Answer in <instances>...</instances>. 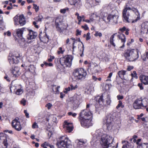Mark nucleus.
<instances>
[{
    "label": "nucleus",
    "instance_id": "nucleus-1",
    "mask_svg": "<svg viewBox=\"0 0 148 148\" xmlns=\"http://www.w3.org/2000/svg\"><path fill=\"white\" fill-rule=\"evenodd\" d=\"M122 14L123 20L126 22L133 23L140 19V14L136 8L125 5Z\"/></svg>",
    "mask_w": 148,
    "mask_h": 148
},
{
    "label": "nucleus",
    "instance_id": "nucleus-2",
    "mask_svg": "<svg viewBox=\"0 0 148 148\" xmlns=\"http://www.w3.org/2000/svg\"><path fill=\"white\" fill-rule=\"evenodd\" d=\"M148 104V99L145 97H141L136 99L133 104L135 109H143L146 108Z\"/></svg>",
    "mask_w": 148,
    "mask_h": 148
},
{
    "label": "nucleus",
    "instance_id": "nucleus-3",
    "mask_svg": "<svg viewBox=\"0 0 148 148\" xmlns=\"http://www.w3.org/2000/svg\"><path fill=\"white\" fill-rule=\"evenodd\" d=\"M58 148H72L70 140L67 137H62L60 138L56 143Z\"/></svg>",
    "mask_w": 148,
    "mask_h": 148
},
{
    "label": "nucleus",
    "instance_id": "nucleus-4",
    "mask_svg": "<svg viewBox=\"0 0 148 148\" xmlns=\"http://www.w3.org/2000/svg\"><path fill=\"white\" fill-rule=\"evenodd\" d=\"M13 140L3 133H0V148H7L13 143Z\"/></svg>",
    "mask_w": 148,
    "mask_h": 148
},
{
    "label": "nucleus",
    "instance_id": "nucleus-5",
    "mask_svg": "<svg viewBox=\"0 0 148 148\" xmlns=\"http://www.w3.org/2000/svg\"><path fill=\"white\" fill-rule=\"evenodd\" d=\"M124 56L129 61H134L138 57V51L137 49L128 50L124 53Z\"/></svg>",
    "mask_w": 148,
    "mask_h": 148
},
{
    "label": "nucleus",
    "instance_id": "nucleus-6",
    "mask_svg": "<svg viewBox=\"0 0 148 148\" xmlns=\"http://www.w3.org/2000/svg\"><path fill=\"white\" fill-rule=\"evenodd\" d=\"M93 106L92 104H87L86 110H83L80 113L79 116L82 119H92V114L90 112Z\"/></svg>",
    "mask_w": 148,
    "mask_h": 148
},
{
    "label": "nucleus",
    "instance_id": "nucleus-7",
    "mask_svg": "<svg viewBox=\"0 0 148 148\" xmlns=\"http://www.w3.org/2000/svg\"><path fill=\"white\" fill-rule=\"evenodd\" d=\"M73 58L71 56H67L60 58L55 59V61L58 62H59L60 63L62 66H65L66 67H70L72 64V61Z\"/></svg>",
    "mask_w": 148,
    "mask_h": 148
},
{
    "label": "nucleus",
    "instance_id": "nucleus-8",
    "mask_svg": "<svg viewBox=\"0 0 148 148\" xmlns=\"http://www.w3.org/2000/svg\"><path fill=\"white\" fill-rule=\"evenodd\" d=\"M73 75L77 79H84L85 78L87 73L83 69L79 68L74 70Z\"/></svg>",
    "mask_w": 148,
    "mask_h": 148
},
{
    "label": "nucleus",
    "instance_id": "nucleus-9",
    "mask_svg": "<svg viewBox=\"0 0 148 148\" xmlns=\"http://www.w3.org/2000/svg\"><path fill=\"white\" fill-rule=\"evenodd\" d=\"M113 140L112 136L106 134H104L102 136L100 143L103 148H106L107 147L108 145L110 144V141H112V142H113Z\"/></svg>",
    "mask_w": 148,
    "mask_h": 148
},
{
    "label": "nucleus",
    "instance_id": "nucleus-10",
    "mask_svg": "<svg viewBox=\"0 0 148 148\" xmlns=\"http://www.w3.org/2000/svg\"><path fill=\"white\" fill-rule=\"evenodd\" d=\"M55 25L57 30L60 33L62 32L66 29L67 27L63 23L62 19L60 18H57L55 20Z\"/></svg>",
    "mask_w": 148,
    "mask_h": 148
},
{
    "label": "nucleus",
    "instance_id": "nucleus-11",
    "mask_svg": "<svg viewBox=\"0 0 148 148\" xmlns=\"http://www.w3.org/2000/svg\"><path fill=\"white\" fill-rule=\"evenodd\" d=\"M14 25L15 26L20 25L23 26L26 23V21L23 15H20L19 16H15L13 18Z\"/></svg>",
    "mask_w": 148,
    "mask_h": 148
},
{
    "label": "nucleus",
    "instance_id": "nucleus-12",
    "mask_svg": "<svg viewBox=\"0 0 148 148\" xmlns=\"http://www.w3.org/2000/svg\"><path fill=\"white\" fill-rule=\"evenodd\" d=\"M22 58V56L18 53H14L11 56H9L8 60L10 64H17Z\"/></svg>",
    "mask_w": 148,
    "mask_h": 148
},
{
    "label": "nucleus",
    "instance_id": "nucleus-13",
    "mask_svg": "<svg viewBox=\"0 0 148 148\" xmlns=\"http://www.w3.org/2000/svg\"><path fill=\"white\" fill-rule=\"evenodd\" d=\"M103 96H98L95 98V100L96 101L95 107L97 108H101L103 106Z\"/></svg>",
    "mask_w": 148,
    "mask_h": 148
},
{
    "label": "nucleus",
    "instance_id": "nucleus-14",
    "mask_svg": "<svg viewBox=\"0 0 148 148\" xmlns=\"http://www.w3.org/2000/svg\"><path fill=\"white\" fill-rule=\"evenodd\" d=\"M92 119H82L81 120V124L82 126L86 128H88L92 125Z\"/></svg>",
    "mask_w": 148,
    "mask_h": 148
},
{
    "label": "nucleus",
    "instance_id": "nucleus-15",
    "mask_svg": "<svg viewBox=\"0 0 148 148\" xmlns=\"http://www.w3.org/2000/svg\"><path fill=\"white\" fill-rule=\"evenodd\" d=\"M12 125L13 127L18 131H19L21 129V126L20 122L18 121V119L17 118L12 121Z\"/></svg>",
    "mask_w": 148,
    "mask_h": 148
},
{
    "label": "nucleus",
    "instance_id": "nucleus-16",
    "mask_svg": "<svg viewBox=\"0 0 148 148\" xmlns=\"http://www.w3.org/2000/svg\"><path fill=\"white\" fill-rule=\"evenodd\" d=\"M117 18L118 16H116L109 15L108 16L106 19L105 18H104L103 19L106 23H109L110 22L116 23L117 22Z\"/></svg>",
    "mask_w": 148,
    "mask_h": 148
},
{
    "label": "nucleus",
    "instance_id": "nucleus-17",
    "mask_svg": "<svg viewBox=\"0 0 148 148\" xmlns=\"http://www.w3.org/2000/svg\"><path fill=\"white\" fill-rule=\"evenodd\" d=\"M103 132V130L102 129H99L97 130L93 135L92 141H93L94 142H96L97 140V139L100 138V137H101L104 134Z\"/></svg>",
    "mask_w": 148,
    "mask_h": 148
},
{
    "label": "nucleus",
    "instance_id": "nucleus-18",
    "mask_svg": "<svg viewBox=\"0 0 148 148\" xmlns=\"http://www.w3.org/2000/svg\"><path fill=\"white\" fill-rule=\"evenodd\" d=\"M28 34L27 36V38L28 40H32L35 39L37 36V32L31 30H27Z\"/></svg>",
    "mask_w": 148,
    "mask_h": 148
},
{
    "label": "nucleus",
    "instance_id": "nucleus-19",
    "mask_svg": "<svg viewBox=\"0 0 148 148\" xmlns=\"http://www.w3.org/2000/svg\"><path fill=\"white\" fill-rule=\"evenodd\" d=\"M99 66L96 64H89L88 70L90 69L91 73L92 74L97 73L98 71Z\"/></svg>",
    "mask_w": 148,
    "mask_h": 148
},
{
    "label": "nucleus",
    "instance_id": "nucleus-20",
    "mask_svg": "<svg viewBox=\"0 0 148 148\" xmlns=\"http://www.w3.org/2000/svg\"><path fill=\"white\" fill-rule=\"evenodd\" d=\"M20 69L17 67H14L11 69L12 75V77L15 78L18 77L20 74Z\"/></svg>",
    "mask_w": 148,
    "mask_h": 148
},
{
    "label": "nucleus",
    "instance_id": "nucleus-21",
    "mask_svg": "<svg viewBox=\"0 0 148 148\" xmlns=\"http://www.w3.org/2000/svg\"><path fill=\"white\" fill-rule=\"evenodd\" d=\"M77 145L79 148H85L87 145V140L85 139H80L79 140Z\"/></svg>",
    "mask_w": 148,
    "mask_h": 148
},
{
    "label": "nucleus",
    "instance_id": "nucleus-22",
    "mask_svg": "<svg viewBox=\"0 0 148 148\" xmlns=\"http://www.w3.org/2000/svg\"><path fill=\"white\" fill-rule=\"evenodd\" d=\"M69 2L71 5H75L78 8H79L81 5L80 0H69Z\"/></svg>",
    "mask_w": 148,
    "mask_h": 148
},
{
    "label": "nucleus",
    "instance_id": "nucleus-23",
    "mask_svg": "<svg viewBox=\"0 0 148 148\" xmlns=\"http://www.w3.org/2000/svg\"><path fill=\"white\" fill-rule=\"evenodd\" d=\"M25 31V29L23 28L21 29H18L15 30L17 36L20 38H23V35L24 32Z\"/></svg>",
    "mask_w": 148,
    "mask_h": 148
},
{
    "label": "nucleus",
    "instance_id": "nucleus-24",
    "mask_svg": "<svg viewBox=\"0 0 148 148\" xmlns=\"http://www.w3.org/2000/svg\"><path fill=\"white\" fill-rule=\"evenodd\" d=\"M82 96L80 94H75L73 98V102L75 104H77L78 103L82 100Z\"/></svg>",
    "mask_w": 148,
    "mask_h": 148
},
{
    "label": "nucleus",
    "instance_id": "nucleus-25",
    "mask_svg": "<svg viewBox=\"0 0 148 148\" xmlns=\"http://www.w3.org/2000/svg\"><path fill=\"white\" fill-rule=\"evenodd\" d=\"M123 144L122 148H134V145L132 143H129L126 141H122V142Z\"/></svg>",
    "mask_w": 148,
    "mask_h": 148
},
{
    "label": "nucleus",
    "instance_id": "nucleus-26",
    "mask_svg": "<svg viewBox=\"0 0 148 148\" xmlns=\"http://www.w3.org/2000/svg\"><path fill=\"white\" fill-rule=\"evenodd\" d=\"M141 82L145 85H148V76L141 75L139 77Z\"/></svg>",
    "mask_w": 148,
    "mask_h": 148
},
{
    "label": "nucleus",
    "instance_id": "nucleus-27",
    "mask_svg": "<svg viewBox=\"0 0 148 148\" xmlns=\"http://www.w3.org/2000/svg\"><path fill=\"white\" fill-rule=\"evenodd\" d=\"M115 118V116L112 117L111 116H106L103 122L106 124L112 123L113 119Z\"/></svg>",
    "mask_w": 148,
    "mask_h": 148
},
{
    "label": "nucleus",
    "instance_id": "nucleus-28",
    "mask_svg": "<svg viewBox=\"0 0 148 148\" xmlns=\"http://www.w3.org/2000/svg\"><path fill=\"white\" fill-rule=\"evenodd\" d=\"M118 38L121 40V42L123 43L121 47L123 48L124 46V43L125 42V35L123 34H120L117 36Z\"/></svg>",
    "mask_w": 148,
    "mask_h": 148
},
{
    "label": "nucleus",
    "instance_id": "nucleus-29",
    "mask_svg": "<svg viewBox=\"0 0 148 148\" xmlns=\"http://www.w3.org/2000/svg\"><path fill=\"white\" fill-rule=\"evenodd\" d=\"M39 38L40 40L42 42L47 43L49 41V37L47 36L46 34L45 33L43 37H41L40 34L39 35Z\"/></svg>",
    "mask_w": 148,
    "mask_h": 148
},
{
    "label": "nucleus",
    "instance_id": "nucleus-30",
    "mask_svg": "<svg viewBox=\"0 0 148 148\" xmlns=\"http://www.w3.org/2000/svg\"><path fill=\"white\" fill-rule=\"evenodd\" d=\"M64 123L65 125H67L66 126L67 130L69 132H71L73 130V127L71 124L66 121H65Z\"/></svg>",
    "mask_w": 148,
    "mask_h": 148
},
{
    "label": "nucleus",
    "instance_id": "nucleus-31",
    "mask_svg": "<svg viewBox=\"0 0 148 148\" xmlns=\"http://www.w3.org/2000/svg\"><path fill=\"white\" fill-rule=\"evenodd\" d=\"M19 43L21 46L22 47H26L27 46V43L23 38H20L18 41Z\"/></svg>",
    "mask_w": 148,
    "mask_h": 148
},
{
    "label": "nucleus",
    "instance_id": "nucleus-32",
    "mask_svg": "<svg viewBox=\"0 0 148 148\" xmlns=\"http://www.w3.org/2000/svg\"><path fill=\"white\" fill-rule=\"evenodd\" d=\"M116 34H114L112 35L110 38V44L114 47H115L116 46L115 43L114 42V41H115L114 38V36Z\"/></svg>",
    "mask_w": 148,
    "mask_h": 148
},
{
    "label": "nucleus",
    "instance_id": "nucleus-33",
    "mask_svg": "<svg viewBox=\"0 0 148 148\" xmlns=\"http://www.w3.org/2000/svg\"><path fill=\"white\" fill-rule=\"evenodd\" d=\"M126 71L121 70L119 71L118 73V74L119 77L122 79H124V76L125 75Z\"/></svg>",
    "mask_w": 148,
    "mask_h": 148
},
{
    "label": "nucleus",
    "instance_id": "nucleus-34",
    "mask_svg": "<svg viewBox=\"0 0 148 148\" xmlns=\"http://www.w3.org/2000/svg\"><path fill=\"white\" fill-rule=\"evenodd\" d=\"M35 68L33 65H31L28 67V70L31 73H33L35 72Z\"/></svg>",
    "mask_w": 148,
    "mask_h": 148
},
{
    "label": "nucleus",
    "instance_id": "nucleus-35",
    "mask_svg": "<svg viewBox=\"0 0 148 148\" xmlns=\"http://www.w3.org/2000/svg\"><path fill=\"white\" fill-rule=\"evenodd\" d=\"M137 148H148V144L143 143L137 146Z\"/></svg>",
    "mask_w": 148,
    "mask_h": 148
},
{
    "label": "nucleus",
    "instance_id": "nucleus-36",
    "mask_svg": "<svg viewBox=\"0 0 148 148\" xmlns=\"http://www.w3.org/2000/svg\"><path fill=\"white\" fill-rule=\"evenodd\" d=\"M105 56V53L103 52H100L98 55V57L100 59L104 58Z\"/></svg>",
    "mask_w": 148,
    "mask_h": 148
},
{
    "label": "nucleus",
    "instance_id": "nucleus-37",
    "mask_svg": "<svg viewBox=\"0 0 148 148\" xmlns=\"http://www.w3.org/2000/svg\"><path fill=\"white\" fill-rule=\"evenodd\" d=\"M23 92V89L21 88L20 89H17L16 92V94L18 95H19L21 94Z\"/></svg>",
    "mask_w": 148,
    "mask_h": 148
},
{
    "label": "nucleus",
    "instance_id": "nucleus-38",
    "mask_svg": "<svg viewBox=\"0 0 148 148\" xmlns=\"http://www.w3.org/2000/svg\"><path fill=\"white\" fill-rule=\"evenodd\" d=\"M106 125L107 128L108 130H110L112 129L113 125V122L109 123H107Z\"/></svg>",
    "mask_w": 148,
    "mask_h": 148
},
{
    "label": "nucleus",
    "instance_id": "nucleus-39",
    "mask_svg": "<svg viewBox=\"0 0 148 148\" xmlns=\"http://www.w3.org/2000/svg\"><path fill=\"white\" fill-rule=\"evenodd\" d=\"M106 104L109 105L110 104L111 102V100L110 98V96L109 95H107V98L106 100Z\"/></svg>",
    "mask_w": 148,
    "mask_h": 148
},
{
    "label": "nucleus",
    "instance_id": "nucleus-40",
    "mask_svg": "<svg viewBox=\"0 0 148 148\" xmlns=\"http://www.w3.org/2000/svg\"><path fill=\"white\" fill-rule=\"evenodd\" d=\"M120 107L122 108H123L124 107V106L122 105V101H119V104L116 107V108L118 109Z\"/></svg>",
    "mask_w": 148,
    "mask_h": 148
},
{
    "label": "nucleus",
    "instance_id": "nucleus-41",
    "mask_svg": "<svg viewBox=\"0 0 148 148\" xmlns=\"http://www.w3.org/2000/svg\"><path fill=\"white\" fill-rule=\"evenodd\" d=\"M81 42L82 44V46L81 44H79H79L78 48H79L80 47H81L82 48V53L80 55V56H82L83 55V52H84V45L83 43L82 42Z\"/></svg>",
    "mask_w": 148,
    "mask_h": 148
},
{
    "label": "nucleus",
    "instance_id": "nucleus-42",
    "mask_svg": "<svg viewBox=\"0 0 148 148\" xmlns=\"http://www.w3.org/2000/svg\"><path fill=\"white\" fill-rule=\"evenodd\" d=\"M64 51V50H62V47H60L59 48V50L58 51V54H63Z\"/></svg>",
    "mask_w": 148,
    "mask_h": 148
},
{
    "label": "nucleus",
    "instance_id": "nucleus-43",
    "mask_svg": "<svg viewBox=\"0 0 148 148\" xmlns=\"http://www.w3.org/2000/svg\"><path fill=\"white\" fill-rule=\"evenodd\" d=\"M71 88V90H75L77 88L78 86L77 85H76L75 86L72 84L70 85Z\"/></svg>",
    "mask_w": 148,
    "mask_h": 148
},
{
    "label": "nucleus",
    "instance_id": "nucleus-44",
    "mask_svg": "<svg viewBox=\"0 0 148 148\" xmlns=\"http://www.w3.org/2000/svg\"><path fill=\"white\" fill-rule=\"evenodd\" d=\"M112 75V72H111V73H110L109 75L108 76V79H107L106 80V82H108V81H111V79H110V78H111V77Z\"/></svg>",
    "mask_w": 148,
    "mask_h": 148
},
{
    "label": "nucleus",
    "instance_id": "nucleus-45",
    "mask_svg": "<svg viewBox=\"0 0 148 148\" xmlns=\"http://www.w3.org/2000/svg\"><path fill=\"white\" fill-rule=\"evenodd\" d=\"M53 88H56V94H58L59 93L58 89L60 88V86H58L56 88V85H53Z\"/></svg>",
    "mask_w": 148,
    "mask_h": 148
},
{
    "label": "nucleus",
    "instance_id": "nucleus-46",
    "mask_svg": "<svg viewBox=\"0 0 148 148\" xmlns=\"http://www.w3.org/2000/svg\"><path fill=\"white\" fill-rule=\"evenodd\" d=\"M33 5L34 6L33 8L35 9V11L36 12H37L39 10V8L38 6L35 4H33Z\"/></svg>",
    "mask_w": 148,
    "mask_h": 148
},
{
    "label": "nucleus",
    "instance_id": "nucleus-47",
    "mask_svg": "<svg viewBox=\"0 0 148 148\" xmlns=\"http://www.w3.org/2000/svg\"><path fill=\"white\" fill-rule=\"evenodd\" d=\"M131 75L132 77H134L136 79H137L138 78L137 74L135 71H134L133 72V73L131 74Z\"/></svg>",
    "mask_w": 148,
    "mask_h": 148
},
{
    "label": "nucleus",
    "instance_id": "nucleus-48",
    "mask_svg": "<svg viewBox=\"0 0 148 148\" xmlns=\"http://www.w3.org/2000/svg\"><path fill=\"white\" fill-rule=\"evenodd\" d=\"M115 145L113 144V142H112L110 144L108 145L107 147L103 148H114Z\"/></svg>",
    "mask_w": 148,
    "mask_h": 148
},
{
    "label": "nucleus",
    "instance_id": "nucleus-49",
    "mask_svg": "<svg viewBox=\"0 0 148 148\" xmlns=\"http://www.w3.org/2000/svg\"><path fill=\"white\" fill-rule=\"evenodd\" d=\"M94 35L95 36H99V37H101L102 36V34L101 32H95V33L94 34Z\"/></svg>",
    "mask_w": 148,
    "mask_h": 148
},
{
    "label": "nucleus",
    "instance_id": "nucleus-50",
    "mask_svg": "<svg viewBox=\"0 0 148 148\" xmlns=\"http://www.w3.org/2000/svg\"><path fill=\"white\" fill-rule=\"evenodd\" d=\"M26 102V100L24 99H23L21 101V104H22L23 106H25V105Z\"/></svg>",
    "mask_w": 148,
    "mask_h": 148
},
{
    "label": "nucleus",
    "instance_id": "nucleus-51",
    "mask_svg": "<svg viewBox=\"0 0 148 148\" xmlns=\"http://www.w3.org/2000/svg\"><path fill=\"white\" fill-rule=\"evenodd\" d=\"M71 90V88L70 86V87H69L67 88H65V90H64V93L66 94L68 91H70Z\"/></svg>",
    "mask_w": 148,
    "mask_h": 148
},
{
    "label": "nucleus",
    "instance_id": "nucleus-52",
    "mask_svg": "<svg viewBox=\"0 0 148 148\" xmlns=\"http://www.w3.org/2000/svg\"><path fill=\"white\" fill-rule=\"evenodd\" d=\"M32 128L33 129L38 128V126L36 122H34L32 125Z\"/></svg>",
    "mask_w": 148,
    "mask_h": 148
},
{
    "label": "nucleus",
    "instance_id": "nucleus-53",
    "mask_svg": "<svg viewBox=\"0 0 148 148\" xmlns=\"http://www.w3.org/2000/svg\"><path fill=\"white\" fill-rule=\"evenodd\" d=\"M68 10V8H64L63 9H61L60 10V12L61 13L63 14H64L66 12V10Z\"/></svg>",
    "mask_w": 148,
    "mask_h": 148
},
{
    "label": "nucleus",
    "instance_id": "nucleus-54",
    "mask_svg": "<svg viewBox=\"0 0 148 148\" xmlns=\"http://www.w3.org/2000/svg\"><path fill=\"white\" fill-rule=\"evenodd\" d=\"M68 114L69 115H71L73 117H75L77 114L76 113H73L72 112H70L68 113Z\"/></svg>",
    "mask_w": 148,
    "mask_h": 148
},
{
    "label": "nucleus",
    "instance_id": "nucleus-55",
    "mask_svg": "<svg viewBox=\"0 0 148 148\" xmlns=\"http://www.w3.org/2000/svg\"><path fill=\"white\" fill-rule=\"evenodd\" d=\"M52 106V104L51 103H49L46 105V106L47 107V108L48 110H49L51 108Z\"/></svg>",
    "mask_w": 148,
    "mask_h": 148
},
{
    "label": "nucleus",
    "instance_id": "nucleus-56",
    "mask_svg": "<svg viewBox=\"0 0 148 148\" xmlns=\"http://www.w3.org/2000/svg\"><path fill=\"white\" fill-rule=\"evenodd\" d=\"M90 33L89 32L88 33L86 34V39L87 40H88L90 38Z\"/></svg>",
    "mask_w": 148,
    "mask_h": 148
},
{
    "label": "nucleus",
    "instance_id": "nucleus-57",
    "mask_svg": "<svg viewBox=\"0 0 148 148\" xmlns=\"http://www.w3.org/2000/svg\"><path fill=\"white\" fill-rule=\"evenodd\" d=\"M42 18L40 17V16H38L36 18V21L38 22H40L41 21Z\"/></svg>",
    "mask_w": 148,
    "mask_h": 148
},
{
    "label": "nucleus",
    "instance_id": "nucleus-58",
    "mask_svg": "<svg viewBox=\"0 0 148 148\" xmlns=\"http://www.w3.org/2000/svg\"><path fill=\"white\" fill-rule=\"evenodd\" d=\"M82 27L86 30L88 29V27L86 24L84 26H82Z\"/></svg>",
    "mask_w": 148,
    "mask_h": 148
},
{
    "label": "nucleus",
    "instance_id": "nucleus-59",
    "mask_svg": "<svg viewBox=\"0 0 148 148\" xmlns=\"http://www.w3.org/2000/svg\"><path fill=\"white\" fill-rule=\"evenodd\" d=\"M126 29L125 27H124L122 28H120L119 30L121 32H123L124 31H125L126 29Z\"/></svg>",
    "mask_w": 148,
    "mask_h": 148
},
{
    "label": "nucleus",
    "instance_id": "nucleus-60",
    "mask_svg": "<svg viewBox=\"0 0 148 148\" xmlns=\"http://www.w3.org/2000/svg\"><path fill=\"white\" fill-rule=\"evenodd\" d=\"M117 98L118 100H119L120 99H123V96L118 95L117 96Z\"/></svg>",
    "mask_w": 148,
    "mask_h": 148
},
{
    "label": "nucleus",
    "instance_id": "nucleus-61",
    "mask_svg": "<svg viewBox=\"0 0 148 148\" xmlns=\"http://www.w3.org/2000/svg\"><path fill=\"white\" fill-rule=\"evenodd\" d=\"M81 31H80L78 29H77L76 30V36H78V35H80L81 34Z\"/></svg>",
    "mask_w": 148,
    "mask_h": 148
},
{
    "label": "nucleus",
    "instance_id": "nucleus-62",
    "mask_svg": "<svg viewBox=\"0 0 148 148\" xmlns=\"http://www.w3.org/2000/svg\"><path fill=\"white\" fill-rule=\"evenodd\" d=\"M24 112L25 113L26 117L27 118H29V114L27 112V111L26 110H25L24 111Z\"/></svg>",
    "mask_w": 148,
    "mask_h": 148
},
{
    "label": "nucleus",
    "instance_id": "nucleus-63",
    "mask_svg": "<svg viewBox=\"0 0 148 148\" xmlns=\"http://www.w3.org/2000/svg\"><path fill=\"white\" fill-rule=\"evenodd\" d=\"M42 144L46 146H47L49 147L50 146V145H50L49 143H47L46 142H45L44 143Z\"/></svg>",
    "mask_w": 148,
    "mask_h": 148
},
{
    "label": "nucleus",
    "instance_id": "nucleus-64",
    "mask_svg": "<svg viewBox=\"0 0 148 148\" xmlns=\"http://www.w3.org/2000/svg\"><path fill=\"white\" fill-rule=\"evenodd\" d=\"M133 66H128L127 69L128 71H130L133 69Z\"/></svg>",
    "mask_w": 148,
    "mask_h": 148
}]
</instances>
